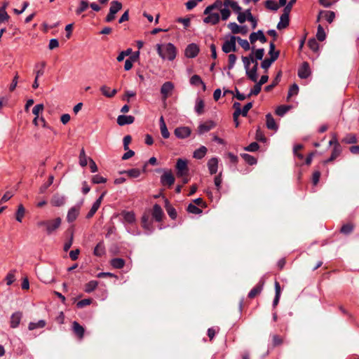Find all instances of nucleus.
Segmentation results:
<instances>
[{"mask_svg": "<svg viewBox=\"0 0 359 359\" xmlns=\"http://www.w3.org/2000/svg\"><path fill=\"white\" fill-rule=\"evenodd\" d=\"M156 50L159 56L163 60L167 59L170 61H172L177 55V48L171 43L163 45L157 44Z\"/></svg>", "mask_w": 359, "mask_h": 359, "instance_id": "1", "label": "nucleus"}, {"mask_svg": "<svg viewBox=\"0 0 359 359\" xmlns=\"http://www.w3.org/2000/svg\"><path fill=\"white\" fill-rule=\"evenodd\" d=\"M61 222V219L60 217H57L53 220H43L38 222L37 226L39 227H46L47 234L50 235L60 226Z\"/></svg>", "mask_w": 359, "mask_h": 359, "instance_id": "2", "label": "nucleus"}, {"mask_svg": "<svg viewBox=\"0 0 359 359\" xmlns=\"http://www.w3.org/2000/svg\"><path fill=\"white\" fill-rule=\"evenodd\" d=\"M225 6H230L233 11L238 14L237 20L241 24H243L248 20L244 13L242 11V8L236 1L233 0H226Z\"/></svg>", "mask_w": 359, "mask_h": 359, "instance_id": "3", "label": "nucleus"}, {"mask_svg": "<svg viewBox=\"0 0 359 359\" xmlns=\"http://www.w3.org/2000/svg\"><path fill=\"white\" fill-rule=\"evenodd\" d=\"M123 5L118 1H112L110 3L109 12L105 18L106 22H111L116 18V14L122 9Z\"/></svg>", "mask_w": 359, "mask_h": 359, "instance_id": "4", "label": "nucleus"}, {"mask_svg": "<svg viewBox=\"0 0 359 359\" xmlns=\"http://www.w3.org/2000/svg\"><path fill=\"white\" fill-rule=\"evenodd\" d=\"M162 171L161 169L156 170V172H159ZM163 173L161 177V183L163 186L171 187L175 183V177L171 170H163Z\"/></svg>", "mask_w": 359, "mask_h": 359, "instance_id": "5", "label": "nucleus"}, {"mask_svg": "<svg viewBox=\"0 0 359 359\" xmlns=\"http://www.w3.org/2000/svg\"><path fill=\"white\" fill-rule=\"evenodd\" d=\"M176 175L178 177L187 176L189 172L187 161L182 158H178L176 163Z\"/></svg>", "mask_w": 359, "mask_h": 359, "instance_id": "6", "label": "nucleus"}, {"mask_svg": "<svg viewBox=\"0 0 359 359\" xmlns=\"http://www.w3.org/2000/svg\"><path fill=\"white\" fill-rule=\"evenodd\" d=\"M236 42V36H231L229 40L225 41L223 43L222 47V51L225 53L236 52L237 50Z\"/></svg>", "mask_w": 359, "mask_h": 359, "instance_id": "7", "label": "nucleus"}, {"mask_svg": "<svg viewBox=\"0 0 359 359\" xmlns=\"http://www.w3.org/2000/svg\"><path fill=\"white\" fill-rule=\"evenodd\" d=\"M335 13L330 11H320L318 15L316 22H318L320 20L324 19L328 23H332L335 19Z\"/></svg>", "mask_w": 359, "mask_h": 359, "instance_id": "8", "label": "nucleus"}, {"mask_svg": "<svg viewBox=\"0 0 359 359\" xmlns=\"http://www.w3.org/2000/svg\"><path fill=\"white\" fill-rule=\"evenodd\" d=\"M174 89V85L170 81L164 83L161 88V93L162 95V99L165 101L171 94Z\"/></svg>", "mask_w": 359, "mask_h": 359, "instance_id": "9", "label": "nucleus"}, {"mask_svg": "<svg viewBox=\"0 0 359 359\" xmlns=\"http://www.w3.org/2000/svg\"><path fill=\"white\" fill-rule=\"evenodd\" d=\"M66 203V197L60 193H55L50 199V204L54 207H61Z\"/></svg>", "mask_w": 359, "mask_h": 359, "instance_id": "10", "label": "nucleus"}, {"mask_svg": "<svg viewBox=\"0 0 359 359\" xmlns=\"http://www.w3.org/2000/svg\"><path fill=\"white\" fill-rule=\"evenodd\" d=\"M199 53V47L196 43L189 44L184 51V55L188 58H194Z\"/></svg>", "mask_w": 359, "mask_h": 359, "instance_id": "11", "label": "nucleus"}, {"mask_svg": "<svg viewBox=\"0 0 359 359\" xmlns=\"http://www.w3.org/2000/svg\"><path fill=\"white\" fill-rule=\"evenodd\" d=\"M81 205H77L71 208L67 212V221L69 223L73 222L76 220L79 215Z\"/></svg>", "mask_w": 359, "mask_h": 359, "instance_id": "12", "label": "nucleus"}, {"mask_svg": "<svg viewBox=\"0 0 359 359\" xmlns=\"http://www.w3.org/2000/svg\"><path fill=\"white\" fill-rule=\"evenodd\" d=\"M250 42L251 43H255L259 40L261 43H264L266 42L267 39L264 36V32L262 30H258L257 32H252L249 36Z\"/></svg>", "mask_w": 359, "mask_h": 359, "instance_id": "13", "label": "nucleus"}, {"mask_svg": "<svg viewBox=\"0 0 359 359\" xmlns=\"http://www.w3.org/2000/svg\"><path fill=\"white\" fill-rule=\"evenodd\" d=\"M216 126V123L211 120L207 121L199 125L198 127V133L201 135L207 133L214 128Z\"/></svg>", "mask_w": 359, "mask_h": 359, "instance_id": "14", "label": "nucleus"}, {"mask_svg": "<svg viewBox=\"0 0 359 359\" xmlns=\"http://www.w3.org/2000/svg\"><path fill=\"white\" fill-rule=\"evenodd\" d=\"M191 130L189 127L183 126L175 128L174 133L180 139H184L191 135Z\"/></svg>", "mask_w": 359, "mask_h": 359, "instance_id": "15", "label": "nucleus"}, {"mask_svg": "<svg viewBox=\"0 0 359 359\" xmlns=\"http://www.w3.org/2000/svg\"><path fill=\"white\" fill-rule=\"evenodd\" d=\"M207 17L203 19V22L206 24H211L212 25H217L220 20V15L218 13L210 12L205 14Z\"/></svg>", "mask_w": 359, "mask_h": 359, "instance_id": "16", "label": "nucleus"}, {"mask_svg": "<svg viewBox=\"0 0 359 359\" xmlns=\"http://www.w3.org/2000/svg\"><path fill=\"white\" fill-rule=\"evenodd\" d=\"M254 65L251 69H248L246 75L248 78L253 82H257L258 75H257V69H258V62L255 60L254 62H252Z\"/></svg>", "mask_w": 359, "mask_h": 359, "instance_id": "17", "label": "nucleus"}, {"mask_svg": "<svg viewBox=\"0 0 359 359\" xmlns=\"http://www.w3.org/2000/svg\"><path fill=\"white\" fill-rule=\"evenodd\" d=\"M309 64L304 62L298 70V76L301 79H307L311 75Z\"/></svg>", "mask_w": 359, "mask_h": 359, "instance_id": "18", "label": "nucleus"}, {"mask_svg": "<svg viewBox=\"0 0 359 359\" xmlns=\"http://www.w3.org/2000/svg\"><path fill=\"white\" fill-rule=\"evenodd\" d=\"M226 0H216L212 4L207 6L203 11V14H208L213 10L217 9L221 10L224 6H225Z\"/></svg>", "mask_w": 359, "mask_h": 359, "instance_id": "19", "label": "nucleus"}, {"mask_svg": "<svg viewBox=\"0 0 359 359\" xmlns=\"http://www.w3.org/2000/svg\"><path fill=\"white\" fill-rule=\"evenodd\" d=\"M22 318V313L21 311H17L13 313L11 316L10 325L12 328H16L20 325L21 319Z\"/></svg>", "mask_w": 359, "mask_h": 359, "instance_id": "20", "label": "nucleus"}, {"mask_svg": "<svg viewBox=\"0 0 359 359\" xmlns=\"http://www.w3.org/2000/svg\"><path fill=\"white\" fill-rule=\"evenodd\" d=\"M72 329L73 332L75 334V335L77 336V337L79 339H82L84 336L85 330L83 326H81L78 322L74 321L72 323Z\"/></svg>", "mask_w": 359, "mask_h": 359, "instance_id": "21", "label": "nucleus"}, {"mask_svg": "<svg viewBox=\"0 0 359 359\" xmlns=\"http://www.w3.org/2000/svg\"><path fill=\"white\" fill-rule=\"evenodd\" d=\"M134 121L135 117L130 115H119L117 118V123L121 126L131 124Z\"/></svg>", "mask_w": 359, "mask_h": 359, "instance_id": "22", "label": "nucleus"}, {"mask_svg": "<svg viewBox=\"0 0 359 359\" xmlns=\"http://www.w3.org/2000/svg\"><path fill=\"white\" fill-rule=\"evenodd\" d=\"M152 217L156 222H161L163 217V212L161 207L158 204L153 206Z\"/></svg>", "mask_w": 359, "mask_h": 359, "instance_id": "23", "label": "nucleus"}, {"mask_svg": "<svg viewBox=\"0 0 359 359\" xmlns=\"http://www.w3.org/2000/svg\"><path fill=\"white\" fill-rule=\"evenodd\" d=\"M142 227L148 231H153L152 222L150 220L149 214H144L141 219Z\"/></svg>", "mask_w": 359, "mask_h": 359, "instance_id": "24", "label": "nucleus"}, {"mask_svg": "<svg viewBox=\"0 0 359 359\" xmlns=\"http://www.w3.org/2000/svg\"><path fill=\"white\" fill-rule=\"evenodd\" d=\"M208 167L211 175L217 172L218 160L217 158H212L208 162Z\"/></svg>", "mask_w": 359, "mask_h": 359, "instance_id": "25", "label": "nucleus"}, {"mask_svg": "<svg viewBox=\"0 0 359 359\" xmlns=\"http://www.w3.org/2000/svg\"><path fill=\"white\" fill-rule=\"evenodd\" d=\"M165 208L170 216V217L172 219H175L177 218V214L176 210L170 204V202L168 199L165 200Z\"/></svg>", "mask_w": 359, "mask_h": 359, "instance_id": "26", "label": "nucleus"}, {"mask_svg": "<svg viewBox=\"0 0 359 359\" xmlns=\"http://www.w3.org/2000/svg\"><path fill=\"white\" fill-rule=\"evenodd\" d=\"M289 25V14L283 13L280 16V20L277 25V29H282Z\"/></svg>", "mask_w": 359, "mask_h": 359, "instance_id": "27", "label": "nucleus"}, {"mask_svg": "<svg viewBox=\"0 0 359 359\" xmlns=\"http://www.w3.org/2000/svg\"><path fill=\"white\" fill-rule=\"evenodd\" d=\"M266 127L267 128L273 130H278V126L272 116L271 114H267L266 115Z\"/></svg>", "mask_w": 359, "mask_h": 359, "instance_id": "28", "label": "nucleus"}, {"mask_svg": "<svg viewBox=\"0 0 359 359\" xmlns=\"http://www.w3.org/2000/svg\"><path fill=\"white\" fill-rule=\"evenodd\" d=\"M159 123L162 137L165 139H168L170 137V133L167 128L166 124L163 116H161Z\"/></svg>", "mask_w": 359, "mask_h": 359, "instance_id": "29", "label": "nucleus"}, {"mask_svg": "<svg viewBox=\"0 0 359 359\" xmlns=\"http://www.w3.org/2000/svg\"><path fill=\"white\" fill-rule=\"evenodd\" d=\"M264 281L259 283L257 285H256L254 288H252L250 292L248 293V297L250 299L255 298L257 295L260 294L263 289Z\"/></svg>", "mask_w": 359, "mask_h": 359, "instance_id": "30", "label": "nucleus"}, {"mask_svg": "<svg viewBox=\"0 0 359 359\" xmlns=\"http://www.w3.org/2000/svg\"><path fill=\"white\" fill-rule=\"evenodd\" d=\"M102 95L107 97H113L117 93L116 89L110 90V88L104 85L100 87Z\"/></svg>", "mask_w": 359, "mask_h": 359, "instance_id": "31", "label": "nucleus"}, {"mask_svg": "<svg viewBox=\"0 0 359 359\" xmlns=\"http://www.w3.org/2000/svg\"><path fill=\"white\" fill-rule=\"evenodd\" d=\"M241 59L244 65L245 72H247L250 67V63L254 62L255 61L254 53H251L249 56H242Z\"/></svg>", "mask_w": 359, "mask_h": 359, "instance_id": "32", "label": "nucleus"}, {"mask_svg": "<svg viewBox=\"0 0 359 359\" xmlns=\"http://www.w3.org/2000/svg\"><path fill=\"white\" fill-rule=\"evenodd\" d=\"M329 144L333 145V151L330 158L326 162L334 161L337 156V137L335 135H334L332 139L329 141Z\"/></svg>", "mask_w": 359, "mask_h": 359, "instance_id": "33", "label": "nucleus"}, {"mask_svg": "<svg viewBox=\"0 0 359 359\" xmlns=\"http://www.w3.org/2000/svg\"><path fill=\"white\" fill-rule=\"evenodd\" d=\"M353 229L354 224L351 222H348L341 226L340 229V232L343 234L348 235L353 232Z\"/></svg>", "mask_w": 359, "mask_h": 359, "instance_id": "34", "label": "nucleus"}, {"mask_svg": "<svg viewBox=\"0 0 359 359\" xmlns=\"http://www.w3.org/2000/svg\"><path fill=\"white\" fill-rule=\"evenodd\" d=\"M190 83L194 86L202 85L203 90H205L206 86L204 82L202 81L201 78L198 75H193L190 79Z\"/></svg>", "mask_w": 359, "mask_h": 359, "instance_id": "35", "label": "nucleus"}, {"mask_svg": "<svg viewBox=\"0 0 359 359\" xmlns=\"http://www.w3.org/2000/svg\"><path fill=\"white\" fill-rule=\"evenodd\" d=\"M274 285H275L276 295H275V298L273 299V306H276L279 302L280 293H281V289H280V285L278 281L275 282Z\"/></svg>", "mask_w": 359, "mask_h": 359, "instance_id": "36", "label": "nucleus"}, {"mask_svg": "<svg viewBox=\"0 0 359 359\" xmlns=\"http://www.w3.org/2000/svg\"><path fill=\"white\" fill-rule=\"evenodd\" d=\"M207 148L205 146H201L199 149L194 152V158L196 159L203 158L207 153Z\"/></svg>", "mask_w": 359, "mask_h": 359, "instance_id": "37", "label": "nucleus"}, {"mask_svg": "<svg viewBox=\"0 0 359 359\" xmlns=\"http://www.w3.org/2000/svg\"><path fill=\"white\" fill-rule=\"evenodd\" d=\"M111 265L115 269H122L125 265V261L121 258H114L111 260Z\"/></svg>", "mask_w": 359, "mask_h": 359, "instance_id": "38", "label": "nucleus"}, {"mask_svg": "<svg viewBox=\"0 0 359 359\" xmlns=\"http://www.w3.org/2000/svg\"><path fill=\"white\" fill-rule=\"evenodd\" d=\"M276 55H274L273 57L264 59L261 63L262 68L266 71L271 67L272 63L276 60Z\"/></svg>", "mask_w": 359, "mask_h": 359, "instance_id": "39", "label": "nucleus"}, {"mask_svg": "<svg viewBox=\"0 0 359 359\" xmlns=\"http://www.w3.org/2000/svg\"><path fill=\"white\" fill-rule=\"evenodd\" d=\"M53 180H54V176L53 175H50L48 177V180L47 182L44 183L43 184H42L40 188H39V194H44L47 189L53 184Z\"/></svg>", "mask_w": 359, "mask_h": 359, "instance_id": "40", "label": "nucleus"}, {"mask_svg": "<svg viewBox=\"0 0 359 359\" xmlns=\"http://www.w3.org/2000/svg\"><path fill=\"white\" fill-rule=\"evenodd\" d=\"M105 252V248L103 242H100L94 249V255L97 257H101Z\"/></svg>", "mask_w": 359, "mask_h": 359, "instance_id": "41", "label": "nucleus"}, {"mask_svg": "<svg viewBox=\"0 0 359 359\" xmlns=\"http://www.w3.org/2000/svg\"><path fill=\"white\" fill-rule=\"evenodd\" d=\"M230 6H224L219 11L221 13L220 19L225 21L229 19L231 15V11L229 10Z\"/></svg>", "mask_w": 359, "mask_h": 359, "instance_id": "42", "label": "nucleus"}, {"mask_svg": "<svg viewBox=\"0 0 359 359\" xmlns=\"http://www.w3.org/2000/svg\"><path fill=\"white\" fill-rule=\"evenodd\" d=\"M316 38L320 41H323L326 38V34L321 25H318L316 33Z\"/></svg>", "mask_w": 359, "mask_h": 359, "instance_id": "43", "label": "nucleus"}, {"mask_svg": "<svg viewBox=\"0 0 359 359\" xmlns=\"http://www.w3.org/2000/svg\"><path fill=\"white\" fill-rule=\"evenodd\" d=\"M46 321L43 320H39V322L37 323H29V325H28V329L29 330H35L36 328H42V327H44L46 326Z\"/></svg>", "mask_w": 359, "mask_h": 359, "instance_id": "44", "label": "nucleus"}, {"mask_svg": "<svg viewBox=\"0 0 359 359\" xmlns=\"http://www.w3.org/2000/svg\"><path fill=\"white\" fill-rule=\"evenodd\" d=\"M252 53H254V58H255V60H256V61L262 60L264 55V48H259V49H257L256 50H255V47H252Z\"/></svg>", "mask_w": 359, "mask_h": 359, "instance_id": "45", "label": "nucleus"}, {"mask_svg": "<svg viewBox=\"0 0 359 359\" xmlns=\"http://www.w3.org/2000/svg\"><path fill=\"white\" fill-rule=\"evenodd\" d=\"M98 283L96 280H91L85 285V292L90 293L93 292L97 286Z\"/></svg>", "mask_w": 359, "mask_h": 359, "instance_id": "46", "label": "nucleus"}, {"mask_svg": "<svg viewBox=\"0 0 359 359\" xmlns=\"http://www.w3.org/2000/svg\"><path fill=\"white\" fill-rule=\"evenodd\" d=\"M88 6H89V4H88V1L81 0L80 1L79 6L76 10V13L77 15H80L81 13L84 12L88 8Z\"/></svg>", "mask_w": 359, "mask_h": 359, "instance_id": "47", "label": "nucleus"}, {"mask_svg": "<svg viewBox=\"0 0 359 359\" xmlns=\"http://www.w3.org/2000/svg\"><path fill=\"white\" fill-rule=\"evenodd\" d=\"M122 173L127 174L128 176L130 177L137 178V177H138L140 175L141 172L137 168H133V169H130V170H125Z\"/></svg>", "mask_w": 359, "mask_h": 359, "instance_id": "48", "label": "nucleus"}, {"mask_svg": "<svg viewBox=\"0 0 359 359\" xmlns=\"http://www.w3.org/2000/svg\"><path fill=\"white\" fill-rule=\"evenodd\" d=\"M124 220L128 223H133L135 221V216L133 212H123L122 213Z\"/></svg>", "mask_w": 359, "mask_h": 359, "instance_id": "49", "label": "nucleus"}, {"mask_svg": "<svg viewBox=\"0 0 359 359\" xmlns=\"http://www.w3.org/2000/svg\"><path fill=\"white\" fill-rule=\"evenodd\" d=\"M265 6L267 9L277 11L279 8L278 4L274 0H267L265 1Z\"/></svg>", "mask_w": 359, "mask_h": 359, "instance_id": "50", "label": "nucleus"}, {"mask_svg": "<svg viewBox=\"0 0 359 359\" xmlns=\"http://www.w3.org/2000/svg\"><path fill=\"white\" fill-rule=\"evenodd\" d=\"M236 41L245 50H249L251 49L250 43L246 39H243L239 36H236Z\"/></svg>", "mask_w": 359, "mask_h": 359, "instance_id": "51", "label": "nucleus"}, {"mask_svg": "<svg viewBox=\"0 0 359 359\" xmlns=\"http://www.w3.org/2000/svg\"><path fill=\"white\" fill-rule=\"evenodd\" d=\"M25 209L24 206L22 204H20L18 206V210L16 212L15 218H16L17 221H18L20 222H22V219L25 215Z\"/></svg>", "mask_w": 359, "mask_h": 359, "instance_id": "52", "label": "nucleus"}, {"mask_svg": "<svg viewBox=\"0 0 359 359\" xmlns=\"http://www.w3.org/2000/svg\"><path fill=\"white\" fill-rule=\"evenodd\" d=\"M308 46L312 50L313 52H317L319 49V44L317 42L316 39L314 38H311L308 41Z\"/></svg>", "mask_w": 359, "mask_h": 359, "instance_id": "53", "label": "nucleus"}, {"mask_svg": "<svg viewBox=\"0 0 359 359\" xmlns=\"http://www.w3.org/2000/svg\"><path fill=\"white\" fill-rule=\"evenodd\" d=\"M241 157L249 164V165H255L257 163V159L248 154H241Z\"/></svg>", "mask_w": 359, "mask_h": 359, "instance_id": "54", "label": "nucleus"}, {"mask_svg": "<svg viewBox=\"0 0 359 359\" xmlns=\"http://www.w3.org/2000/svg\"><path fill=\"white\" fill-rule=\"evenodd\" d=\"M290 109V106L280 105L276 109V114L278 116H283Z\"/></svg>", "mask_w": 359, "mask_h": 359, "instance_id": "55", "label": "nucleus"}, {"mask_svg": "<svg viewBox=\"0 0 359 359\" xmlns=\"http://www.w3.org/2000/svg\"><path fill=\"white\" fill-rule=\"evenodd\" d=\"M187 211L190 213L199 215L202 212V210L198 208L196 205L190 203L187 207Z\"/></svg>", "mask_w": 359, "mask_h": 359, "instance_id": "56", "label": "nucleus"}, {"mask_svg": "<svg viewBox=\"0 0 359 359\" xmlns=\"http://www.w3.org/2000/svg\"><path fill=\"white\" fill-rule=\"evenodd\" d=\"M275 44L273 41H271L269 45V54L270 55L271 57H273L274 55H276V60L278 58L280 55L279 50H275Z\"/></svg>", "mask_w": 359, "mask_h": 359, "instance_id": "57", "label": "nucleus"}, {"mask_svg": "<svg viewBox=\"0 0 359 359\" xmlns=\"http://www.w3.org/2000/svg\"><path fill=\"white\" fill-rule=\"evenodd\" d=\"M204 102L202 100H198L196 101L195 110L198 114H202L204 111Z\"/></svg>", "mask_w": 359, "mask_h": 359, "instance_id": "58", "label": "nucleus"}, {"mask_svg": "<svg viewBox=\"0 0 359 359\" xmlns=\"http://www.w3.org/2000/svg\"><path fill=\"white\" fill-rule=\"evenodd\" d=\"M79 163L82 167H85L87 165V157L83 149L81 150L79 154Z\"/></svg>", "mask_w": 359, "mask_h": 359, "instance_id": "59", "label": "nucleus"}, {"mask_svg": "<svg viewBox=\"0 0 359 359\" xmlns=\"http://www.w3.org/2000/svg\"><path fill=\"white\" fill-rule=\"evenodd\" d=\"M299 92V87L296 83L292 84L288 92L287 99H289L290 97L294 95H297Z\"/></svg>", "mask_w": 359, "mask_h": 359, "instance_id": "60", "label": "nucleus"}, {"mask_svg": "<svg viewBox=\"0 0 359 359\" xmlns=\"http://www.w3.org/2000/svg\"><path fill=\"white\" fill-rule=\"evenodd\" d=\"M227 27L233 34H238L240 25H238L237 23L229 22Z\"/></svg>", "mask_w": 359, "mask_h": 359, "instance_id": "61", "label": "nucleus"}, {"mask_svg": "<svg viewBox=\"0 0 359 359\" xmlns=\"http://www.w3.org/2000/svg\"><path fill=\"white\" fill-rule=\"evenodd\" d=\"M132 53V49L131 48H128L127 50H124V51H122L119 53V55H118L117 57V61L118 62H121L123 60L124 57L126 56H128L129 55H130Z\"/></svg>", "mask_w": 359, "mask_h": 359, "instance_id": "62", "label": "nucleus"}, {"mask_svg": "<svg viewBox=\"0 0 359 359\" xmlns=\"http://www.w3.org/2000/svg\"><path fill=\"white\" fill-rule=\"evenodd\" d=\"M92 182L94 184H102L105 183L107 182V179L99 175H95L92 177Z\"/></svg>", "mask_w": 359, "mask_h": 359, "instance_id": "63", "label": "nucleus"}, {"mask_svg": "<svg viewBox=\"0 0 359 359\" xmlns=\"http://www.w3.org/2000/svg\"><path fill=\"white\" fill-rule=\"evenodd\" d=\"M44 109L43 104H39L34 107L32 109V113L36 116H39V113L42 112Z\"/></svg>", "mask_w": 359, "mask_h": 359, "instance_id": "64", "label": "nucleus"}]
</instances>
